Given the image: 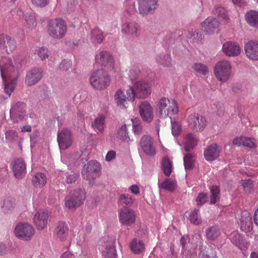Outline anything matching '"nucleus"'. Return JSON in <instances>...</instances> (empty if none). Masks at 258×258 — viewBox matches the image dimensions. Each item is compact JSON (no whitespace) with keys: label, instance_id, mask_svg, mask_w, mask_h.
<instances>
[{"label":"nucleus","instance_id":"21","mask_svg":"<svg viewBox=\"0 0 258 258\" xmlns=\"http://www.w3.org/2000/svg\"><path fill=\"white\" fill-rule=\"evenodd\" d=\"M244 50L247 58L258 60V41L250 40L244 46Z\"/></svg>","mask_w":258,"mask_h":258},{"label":"nucleus","instance_id":"50","mask_svg":"<svg viewBox=\"0 0 258 258\" xmlns=\"http://www.w3.org/2000/svg\"><path fill=\"white\" fill-rule=\"evenodd\" d=\"M183 161L185 170H190L194 166V160L192 156L190 154H187L184 156Z\"/></svg>","mask_w":258,"mask_h":258},{"label":"nucleus","instance_id":"47","mask_svg":"<svg viewBox=\"0 0 258 258\" xmlns=\"http://www.w3.org/2000/svg\"><path fill=\"white\" fill-rule=\"evenodd\" d=\"M192 68L197 73L202 75H206L209 72V69L207 66L201 63L194 64Z\"/></svg>","mask_w":258,"mask_h":258},{"label":"nucleus","instance_id":"38","mask_svg":"<svg viewBox=\"0 0 258 258\" xmlns=\"http://www.w3.org/2000/svg\"><path fill=\"white\" fill-rule=\"evenodd\" d=\"M213 13L215 15H218L222 20L223 23H227L228 22L229 17L224 8L216 6L214 7Z\"/></svg>","mask_w":258,"mask_h":258},{"label":"nucleus","instance_id":"40","mask_svg":"<svg viewBox=\"0 0 258 258\" xmlns=\"http://www.w3.org/2000/svg\"><path fill=\"white\" fill-rule=\"evenodd\" d=\"M90 36L92 42L94 43H101L104 39L103 32L97 28L91 32Z\"/></svg>","mask_w":258,"mask_h":258},{"label":"nucleus","instance_id":"1","mask_svg":"<svg viewBox=\"0 0 258 258\" xmlns=\"http://www.w3.org/2000/svg\"><path fill=\"white\" fill-rule=\"evenodd\" d=\"M16 69L10 58L3 57L0 60V71L4 89L9 96L14 91L16 84Z\"/></svg>","mask_w":258,"mask_h":258},{"label":"nucleus","instance_id":"55","mask_svg":"<svg viewBox=\"0 0 258 258\" xmlns=\"http://www.w3.org/2000/svg\"><path fill=\"white\" fill-rule=\"evenodd\" d=\"M5 134L6 140L9 142L16 140L17 137V133L14 130L7 131L6 132Z\"/></svg>","mask_w":258,"mask_h":258},{"label":"nucleus","instance_id":"32","mask_svg":"<svg viewBox=\"0 0 258 258\" xmlns=\"http://www.w3.org/2000/svg\"><path fill=\"white\" fill-rule=\"evenodd\" d=\"M159 187L168 191H174L177 187V182L175 179L166 178L163 181L158 183Z\"/></svg>","mask_w":258,"mask_h":258},{"label":"nucleus","instance_id":"54","mask_svg":"<svg viewBox=\"0 0 258 258\" xmlns=\"http://www.w3.org/2000/svg\"><path fill=\"white\" fill-rule=\"evenodd\" d=\"M72 67V61L69 59H65L62 60L59 66V68L62 71H68Z\"/></svg>","mask_w":258,"mask_h":258},{"label":"nucleus","instance_id":"16","mask_svg":"<svg viewBox=\"0 0 258 258\" xmlns=\"http://www.w3.org/2000/svg\"><path fill=\"white\" fill-rule=\"evenodd\" d=\"M222 51L227 56L236 57L240 54L241 49L237 42L227 41L223 43Z\"/></svg>","mask_w":258,"mask_h":258},{"label":"nucleus","instance_id":"20","mask_svg":"<svg viewBox=\"0 0 258 258\" xmlns=\"http://www.w3.org/2000/svg\"><path fill=\"white\" fill-rule=\"evenodd\" d=\"M136 219L135 212L127 208H121L119 213V219L121 223L125 225L133 224Z\"/></svg>","mask_w":258,"mask_h":258},{"label":"nucleus","instance_id":"28","mask_svg":"<svg viewBox=\"0 0 258 258\" xmlns=\"http://www.w3.org/2000/svg\"><path fill=\"white\" fill-rule=\"evenodd\" d=\"M100 249L104 258H115L116 256V249L112 241L105 243L100 247Z\"/></svg>","mask_w":258,"mask_h":258},{"label":"nucleus","instance_id":"35","mask_svg":"<svg viewBox=\"0 0 258 258\" xmlns=\"http://www.w3.org/2000/svg\"><path fill=\"white\" fill-rule=\"evenodd\" d=\"M105 117L104 115H99L92 122V128L98 134L104 132L105 127Z\"/></svg>","mask_w":258,"mask_h":258},{"label":"nucleus","instance_id":"22","mask_svg":"<svg viewBox=\"0 0 258 258\" xmlns=\"http://www.w3.org/2000/svg\"><path fill=\"white\" fill-rule=\"evenodd\" d=\"M140 147L142 151L148 156H154L156 153L152 138L149 136H144L141 139Z\"/></svg>","mask_w":258,"mask_h":258},{"label":"nucleus","instance_id":"64","mask_svg":"<svg viewBox=\"0 0 258 258\" xmlns=\"http://www.w3.org/2000/svg\"><path fill=\"white\" fill-rule=\"evenodd\" d=\"M32 130L31 126L29 125H25L21 127V131L22 132H30Z\"/></svg>","mask_w":258,"mask_h":258},{"label":"nucleus","instance_id":"15","mask_svg":"<svg viewBox=\"0 0 258 258\" xmlns=\"http://www.w3.org/2000/svg\"><path fill=\"white\" fill-rule=\"evenodd\" d=\"M25 105L22 103H17L11 108L10 113L11 119L18 122L26 119Z\"/></svg>","mask_w":258,"mask_h":258},{"label":"nucleus","instance_id":"10","mask_svg":"<svg viewBox=\"0 0 258 258\" xmlns=\"http://www.w3.org/2000/svg\"><path fill=\"white\" fill-rule=\"evenodd\" d=\"M35 233L33 226L27 223H20L18 224L14 230L16 236L23 241L31 240Z\"/></svg>","mask_w":258,"mask_h":258},{"label":"nucleus","instance_id":"7","mask_svg":"<svg viewBox=\"0 0 258 258\" xmlns=\"http://www.w3.org/2000/svg\"><path fill=\"white\" fill-rule=\"evenodd\" d=\"M188 126L195 132H202L207 125L206 118L194 111H188L186 116Z\"/></svg>","mask_w":258,"mask_h":258},{"label":"nucleus","instance_id":"60","mask_svg":"<svg viewBox=\"0 0 258 258\" xmlns=\"http://www.w3.org/2000/svg\"><path fill=\"white\" fill-rule=\"evenodd\" d=\"M245 137L241 136L235 138L233 141V144L236 146H243V142Z\"/></svg>","mask_w":258,"mask_h":258},{"label":"nucleus","instance_id":"41","mask_svg":"<svg viewBox=\"0 0 258 258\" xmlns=\"http://www.w3.org/2000/svg\"><path fill=\"white\" fill-rule=\"evenodd\" d=\"M162 170L166 176H169L172 171V161L168 157H164L162 162Z\"/></svg>","mask_w":258,"mask_h":258},{"label":"nucleus","instance_id":"43","mask_svg":"<svg viewBox=\"0 0 258 258\" xmlns=\"http://www.w3.org/2000/svg\"><path fill=\"white\" fill-rule=\"evenodd\" d=\"M130 247L133 252L138 254L144 250V244L141 240L134 239L131 243Z\"/></svg>","mask_w":258,"mask_h":258},{"label":"nucleus","instance_id":"14","mask_svg":"<svg viewBox=\"0 0 258 258\" xmlns=\"http://www.w3.org/2000/svg\"><path fill=\"white\" fill-rule=\"evenodd\" d=\"M136 96L141 98L149 96L152 92V84L145 80L137 82L135 84Z\"/></svg>","mask_w":258,"mask_h":258},{"label":"nucleus","instance_id":"3","mask_svg":"<svg viewBox=\"0 0 258 258\" xmlns=\"http://www.w3.org/2000/svg\"><path fill=\"white\" fill-rule=\"evenodd\" d=\"M137 7L135 3L133 4L130 10H127L130 14L138 13L143 17H146L154 13L158 7V0H136Z\"/></svg>","mask_w":258,"mask_h":258},{"label":"nucleus","instance_id":"12","mask_svg":"<svg viewBox=\"0 0 258 258\" xmlns=\"http://www.w3.org/2000/svg\"><path fill=\"white\" fill-rule=\"evenodd\" d=\"M100 169L99 163L95 160H91L84 167L82 176L84 179L90 180L96 178Z\"/></svg>","mask_w":258,"mask_h":258},{"label":"nucleus","instance_id":"52","mask_svg":"<svg viewBox=\"0 0 258 258\" xmlns=\"http://www.w3.org/2000/svg\"><path fill=\"white\" fill-rule=\"evenodd\" d=\"M170 119L171 120L172 134L174 136H177L180 132L181 125L178 122L172 119L171 117H170Z\"/></svg>","mask_w":258,"mask_h":258},{"label":"nucleus","instance_id":"59","mask_svg":"<svg viewBox=\"0 0 258 258\" xmlns=\"http://www.w3.org/2000/svg\"><path fill=\"white\" fill-rule=\"evenodd\" d=\"M198 33L196 31H189L187 34V38L191 41L198 40Z\"/></svg>","mask_w":258,"mask_h":258},{"label":"nucleus","instance_id":"58","mask_svg":"<svg viewBox=\"0 0 258 258\" xmlns=\"http://www.w3.org/2000/svg\"><path fill=\"white\" fill-rule=\"evenodd\" d=\"M242 185L245 191H249L253 186L252 182L249 179L242 180Z\"/></svg>","mask_w":258,"mask_h":258},{"label":"nucleus","instance_id":"56","mask_svg":"<svg viewBox=\"0 0 258 258\" xmlns=\"http://www.w3.org/2000/svg\"><path fill=\"white\" fill-rule=\"evenodd\" d=\"M208 197L207 194L200 193L197 198L196 202L198 205H203L208 201Z\"/></svg>","mask_w":258,"mask_h":258},{"label":"nucleus","instance_id":"24","mask_svg":"<svg viewBox=\"0 0 258 258\" xmlns=\"http://www.w3.org/2000/svg\"><path fill=\"white\" fill-rule=\"evenodd\" d=\"M238 224L241 230L245 232H248L252 229V222L250 214L247 211L241 212L239 219Z\"/></svg>","mask_w":258,"mask_h":258},{"label":"nucleus","instance_id":"62","mask_svg":"<svg viewBox=\"0 0 258 258\" xmlns=\"http://www.w3.org/2000/svg\"><path fill=\"white\" fill-rule=\"evenodd\" d=\"M128 191L135 195H138L140 192L139 187L137 184H133L130 186L128 188Z\"/></svg>","mask_w":258,"mask_h":258},{"label":"nucleus","instance_id":"19","mask_svg":"<svg viewBox=\"0 0 258 258\" xmlns=\"http://www.w3.org/2000/svg\"><path fill=\"white\" fill-rule=\"evenodd\" d=\"M16 48L15 41L9 36L0 35V53H10Z\"/></svg>","mask_w":258,"mask_h":258},{"label":"nucleus","instance_id":"61","mask_svg":"<svg viewBox=\"0 0 258 258\" xmlns=\"http://www.w3.org/2000/svg\"><path fill=\"white\" fill-rule=\"evenodd\" d=\"M78 177V174L73 173L66 176V182L68 183H72L75 182Z\"/></svg>","mask_w":258,"mask_h":258},{"label":"nucleus","instance_id":"8","mask_svg":"<svg viewBox=\"0 0 258 258\" xmlns=\"http://www.w3.org/2000/svg\"><path fill=\"white\" fill-rule=\"evenodd\" d=\"M85 198L86 194L83 189H76L65 198V207L69 209H76L83 204Z\"/></svg>","mask_w":258,"mask_h":258},{"label":"nucleus","instance_id":"4","mask_svg":"<svg viewBox=\"0 0 258 258\" xmlns=\"http://www.w3.org/2000/svg\"><path fill=\"white\" fill-rule=\"evenodd\" d=\"M232 70L231 62L227 59H223L215 63L213 71L216 79L223 83L227 82L231 78Z\"/></svg>","mask_w":258,"mask_h":258},{"label":"nucleus","instance_id":"18","mask_svg":"<svg viewBox=\"0 0 258 258\" xmlns=\"http://www.w3.org/2000/svg\"><path fill=\"white\" fill-rule=\"evenodd\" d=\"M220 23L215 18L209 17L201 23L203 31L208 34L217 33L219 31Z\"/></svg>","mask_w":258,"mask_h":258},{"label":"nucleus","instance_id":"49","mask_svg":"<svg viewBox=\"0 0 258 258\" xmlns=\"http://www.w3.org/2000/svg\"><path fill=\"white\" fill-rule=\"evenodd\" d=\"M134 199L132 196L128 194L120 195L119 199V203L122 205H128L133 203Z\"/></svg>","mask_w":258,"mask_h":258},{"label":"nucleus","instance_id":"48","mask_svg":"<svg viewBox=\"0 0 258 258\" xmlns=\"http://www.w3.org/2000/svg\"><path fill=\"white\" fill-rule=\"evenodd\" d=\"M133 124V130L135 134L139 135L143 131V127L141 120L139 118L132 119Z\"/></svg>","mask_w":258,"mask_h":258},{"label":"nucleus","instance_id":"13","mask_svg":"<svg viewBox=\"0 0 258 258\" xmlns=\"http://www.w3.org/2000/svg\"><path fill=\"white\" fill-rule=\"evenodd\" d=\"M57 142L61 150H65L71 146L73 142V137L71 131L67 128L58 131Z\"/></svg>","mask_w":258,"mask_h":258},{"label":"nucleus","instance_id":"34","mask_svg":"<svg viewBox=\"0 0 258 258\" xmlns=\"http://www.w3.org/2000/svg\"><path fill=\"white\" fill-rule=\"evenodd\" d=\"M197 138L194 134H188L183 140V145L185 151H189L192 149L197 145Z\"/></svg>","mask_w":258,"mask_h":258},{"label":"nucleus","instance_id":"45","mask_svg":"<svg viewBox=\"0 0 258 258\" xmlns=\"http://www.w3.org/2000/svg\"><path fill=\"white\" fill-rule=\"evenodd\" d=\"M190 222L195 225H199L202 223V219L200 215V212L198 210H195L192 211L189 215Z\"/></svg>","mask_w":258,"mask_h":258},{"label":"nucleus","instance_id":"46","mask_svg":"<svg viewBox=\"0 0 258 258\" xmlns=\"http://www.w3.org/2000/svg\"><path fill=\"white\" fill-rule=\"evenodd\" d=\"M219 192L220 190L218 186L216 185H213L211 187V204H215L216 203L217 201L219 199Z\"/></svg>","mask_w":258,"mask_h":258},{"label":"nucleus","instance_id":"5","mask_svg":"<svg viewBox=\"0 0 258 258\" xmlns=\"http://www.w3.org/2000/svg\"><path fill=\"white\" fill-rule=\"evenodd\" d=\"M67 26L64 21L60 18L51 19L47 25L48 35L54 39L63 38L66 34Z\"/></svg>","mask_w":258,"mask_h":258},{"label":"nucleus","instance_id":"26","mask_svg":"<svg viewBox=\"0 0 258 258\" xmlns=\"http://www.w3.org/2000/svg\"><path fill=\"white\" fill-rule=\"evenodd\" d=\"M12 168L15 176L17 178L23 177L26 174V164L21 159L15 160L12 164Z\"/></svg>","mask_w":258,"mask_h":258},{"label":"nucleus","instance_id":"57","mask_svg":"<svg viewBox=\"0 0 258 258\" xmlns=\"http://www.w3.org/2000/svg\"><path fill=\"white\" fill-rule=\"evenodd\" d=\"M31 1L34 6L43 8L49 4L50 0H31Z\"/></svg>","mask_w":258,"mask_h":258},{"label":"nucleus","instance_id":"6","mask_svg":"<svg viewBox=\"0 0 258 258\" xmlns=\"http://www.w3.org/2000/svg\"><path fill=\"white\" fill-rule=\"evenodd\" d=\"M110 77L103 70H98L92 73L90 77L91 85L99 90L106 88L110 84Z\"/></svg>","mask_w":258,"mask_h":258},{"label":"nucleus","instance_id":"9","mask_svg":"<svg viewBox=\"0 0 258 258\" xmlns=\"http://www.w3.org/2000/svg\"><path fill=\"white\" fill-rule=\"evenodd\" d=\"M135 96V91L131 87L126 90L119 89L115 93L114 101L118 107L125 108L129 101L134 100Z\"/></svg>","mask_w":258,"mask_h":258},{"label":"nucleus","instance_id":"42","mask_svg":"<svg viewBox=\"0 0 258 258\" xmlns=\"http://www.w3.org/2000/svg\"><path fill=\"white\" fill-rule=\"evenodd\" d=\"M219 235V229L218 227L215 226L210 227L206 231V237L208 240H214Z\"/></svg>","mask_w":258,"mask_h":258},{"label":"nucleus","instance_id":"23","mask_svg":"<svg viewBox=\"0 0 258 258\" xmlns=\"http://www.w3.org/2000/svg\"><path fill=\"white\" fill-rule=\"evenodd\" d=\"M49 218V214L47 211L39 210L35 213L33 221L38 229H42L46 226Z\"/></svg>","mask_w":258,"mask_h":258},{"label":"nucleus","instance_id":"44","mask_svg":"<svg viewBox=\"0 0 258 258\" xmlns=\"http://www.w3.org/2000/svg\"><path fill=\"white\" fill-rule=\"evenodd\" d=\"M117 138L120 140H122L127 142L130 141V137L128 135L126 124L122 125L118 129L117 133Z\"/></svg>","mask_w":258,"mask_h":258},{"label":"nucleus","instance_id":"37","mask_svg":"<svg viewBox=\"0 0 258 258\" xmlns=\"http://www.w3.org/2000/svg\"><path fill=\"white\" fill-rule=\"evenodd\" d=\"M68 226L63 222H59L55 229V233L57 237L61 240H64L68 235Z\"/></svg>","mask_w":258,"mask_h":258},{"label":"nucleus","instance_id":"31","mask_svg":"<svg viewBox=\"0 0 258 258\" xmlns=\"http://www.w3.org/2000/svg\"><path fill=\"white\" fill-rule=\"evenodd\" d=\"M22 19L26 27L33 28L37 25L35 14L33 12H22Z\"/></svg>","mask_w":258,"mask_h":258},{"label":"nucleus","instance_id":"51","mask_svg":"<svg viewBox=\"0 0 258 258\" xmlns=\"http://www.w3.org/2000/svg\"><path fill=\"white\" fill-rule=\"evenodd\" d=\"M257 143L256 140L253 138L245 137L243 142V146L249 148L256 147Z\"/></svg>","mask_w":258,"mask_h":258},{"label":"nucleus","instance_id":"29","mask_svg":"<svg viewBox=\"0 0 258 258\" xmlns=\"http://www.w3.org/2000/svg\"><path fill=\"white\" fill-rule=\"evenodd\" d=\"M220 153V148L215 144L208 146L204 151V157L207 161H212L217 159Z\"/></svg>","mask_w":258,"mask_h":258},{"label":"nucleus","instance_id":"33","mask_svg":"<svg viewBox=\"0 0 258 258\" xmlns=\"http://www.w3.org/2000/svg\"><path fill=\"white\" fill-rule=\"evenodd\" d=\"M156 61L159 65L165 68L172 66V59L169 53H162L158 54L156 57Z\"/></svg>","mask_w":258,"mask_h":258},{"label":"nucleus","instance_id":"17","mask_svg":"<svg viewBox=\"0 0 258 258\" xmlns=\"http://www.w3.org/2000/svg\"><path fill=\"white\" fill-rule=\"evenodd\" d=\"M139 112L144 121L149 123L153 119V108L148 101H145L141 103L139 106Z\"/></svg>","mask_w":258,"mask_h":258},{"label":"nucleus","instance_id":"11","mask_svg":"<svg viewBox=\"0 0 258 258\" xmlns=\"http://www.w3.org/2000/svg\"><path fill=\"white\" fill-rule=\"evenodd\" d=\"M95 61L97 63L106 67L108 71H116L114 59L111 54L108 51L101 50L98 51L95 56Z\"/></svg>","mask_w":258,"mask_h":258},{"label":"nucleus","instance_id":"39","mask_svg":"<svg viewBox=\"0 0 258 258\" xmlns=\"http://www.w3.org/2000/svg\"><path fill=\"white\" fill-rule=\"evenodd\" d=\"M32 181L35 186L43 187L47 182L46 175L43 173H38L33 177Z\"/></svg>","mask_w":258,"mask_h":258},{"label":"nucleus","instance_id":"63","mask_svg":"<svg viewBox=\"0 0 258 258\" xmlns=\"http://www.w3.org/2000/svg\"><path fill=\"white\" fill-rule=\"evenodd\" d=\"M115 156L116 153L114 151H110L107 153L105 160L108 162L111 161L115 158Z\"/></svg>","mask_w":258,"mask_h":258},{"label":"nucleus","instance_id":"53","mask_svg":"<svg viewBox=\"0 0 258 258\" xmlns=\"http://www.w3.org/2000/svg\"><path fill=\"white\" fill-rule=\"evenodd\" d=\"M48 49L44 47H39L35 51V53L37 54L42 60L48 57Z\"/></svg>","mask_w":258,"mask_h":258},{"label":"nucleus","instance_id":"2","mask_svg":"<svg viewBox=\"0 0 258 258\" xmlns=\"http://www.w3.org/2000/svg\"><path fill=\"white\" fill-rule=\"evenodd\" d=\"M156 111L160 117H171V115L178 113V106L174 99L163 97L157 102Z\"/></svg>","mask_w":258,"mask_h":258},{"label":"nucleus","instance_id":"30","mask_svg":"<svg viewBox=\"0 0 258 258\" xmlns=\"http://www.w3.org/2000/svg\"><path fill=\"white\" fill-rule=\"evenodd\" d=\"M229 238L241 249L245 250L249 245V242L236 232L232 233L229 236Z\"/></svg>","mask_w":258,"mask_h":258},{"label":"nucleus","instance_id":"36","mask_svg":"<svg viewBox=\"0 0 258 258\" xmlns=\"http://www.w3.org/2000/svg\"><path fill=\"white\" fill-rule=\"evenodd\" d=\"M245 17L247 22L250 26L258 28V12L251 10L247 12Z\"/></svg>","mask_w":258,"mask_h":258},{"label":"nucleus","instance_id":"25","mask_svg":"<svg viewBox=\"0 0 258 258\" xmlns=\"http://www.w3.org/2000/svg\"><path fill=\"white\" fill-rule=\"evenodd\" d=\"M121 32L127 35L137 37L140 34V28L135 22H125L121 26Z\"/></svg>","mask_w":258,"mask_h":258},{"label":"nucleus","instance_id":"27","mask_svg":"<svg viewBox=\"0 0 258 258\" xmlns=\"http://www.w3.org/2000/svg\"><path fill=\"white\" fill-rule=\"evenodd\" d=\"M42 78L41 72L38 69H33L27 72L25 83L28 86L35 85L39 82Z\"/></svg>","mask_w":258,"mask_h":258}]
</instances>
